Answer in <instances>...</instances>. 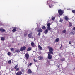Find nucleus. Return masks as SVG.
<instances>
[{
    "label": "nucleus",
    "instance_id": "obj_13",
    "mask_svg": "<svg viewBox=\"0 0 75 75\" xmlns=\"http://www.w3.org/2000/svg\"><path fill=\"white\" fill-rule=\"evenodd\" d=\"M31 45L33 47H35V45H34V42H31Z\"/></svg>",
    "mask_w": 75,
    "mask_h": 75
},
{
    "label": "nucleus",
    "instance_id": "obj_52",
    "mask_svg": "<svg viewBox=\"0 0 75 75\" xmlns=\"http://www.w3.org/2000/svg\"><path fill=\"white\" fill-rule=\"evenodd\" d=\"M72 55H74V53H72Z\"/></svg>",
    "mask_w": 75,
    "mask_h": 75
},
{
    "label": "nucleus",
    "instance_id": "obj_25",
    "mask_svg": "<svg viewBox=\"0 0 75 75\" xmlns=\"http://www.w3.org/2000/svg\"><path fill=\"white\" fill-rule=\"evenodd\" d=\"M10 50L11 51H14V49L13 48H11Z\"/></svg>",
    "mask_w": 75,
    "mask_h": 75
},
{
    "label": "nucleus",
    "instance_id": "obj_33",
    "mask_svg": "<svg viewBox=\"0 0 75 75\" xmlns=\"http://www.w3.org/2000/svg\"><path fill=\"white\" fill-rule=\"evenodd\" d=\"M72 12L73 13H74L75 14V10H72Z\"/></svg>",
    "mask_w": 75,
    "mask_h": 75
},
{
    "label": "nucleus",
    "instance_id": "obj_31",
    "mask_svg": "<svg viewBox=\"0 0 75 75\" xmlns=\"http://www.w3.org/2000/svg\"><path fill=\"white\" fill-rule=\"evenodd\" d=\"M55 17H53L52 18V20H55Z\"/></svg>",
    "mask_w": 75,
    "mask_h": 75
},
{
    "label": "nucleus",
    "instance_id": "obj_3",
    "mask_svg": "<svg viewBox=\"0 0 75 75\" xmlns=\"http://www.w3.org/2000/svg\"><path fill=\"white\" fill-rule=\"evenodd\" d=\"M26 49V47L25 46H23V47H21L20 49V51H23L24 50H25Z\"/></svg>",
    "mask_w": 75,
    "mask_h": 75
},
{
    "label": "nucleus",
    "instance_id": "obj_42",
    "mask_svg": "<svg viewBox=\"0 0 75 75\" xmlns=\"http://www.w3.org/2000/svg\"><path fill=\"white\" fill-rule=\"evenodd\" d=\"M73 30H75V27H74L73 28Z\"/></svg>",
    "mask_w": 75,
    "mask_h": 75
},
{
    "label": "nucleus",
    "instance_id": "obj_37",
    "mask_svg": "<svg viewBox=\"0 0 75 75\" xmlns=\"http://www.w3.org/2000/svg\"><path fill=\"white\" fill-rule=\"evenodd\" d=\"M38 35H39V36H40V35H41V33L40 32H39Z\"/></svg>",
    "mask_w": 75,
    "mask_h": 75
},
{
    "label": "nucleus",
    "instance_id": "obj_28",
    "mask_svg": "<svg viewBox=\"0 0 75 75\" xmlns=\"http://www.w3.org/2000/svg\"><path fill=\"white\" fill-rule=\"evenodd\" d=\"M69 27H72V24L71 23L69 22Z\"/></svg>",
    "mask_w": 75,
    "mask_h": 75
},
{
    "label": "nucleus",
    "instance_id": "obj_1",
    "mask_svg": "<svg viewBox=\"0 0 75 75\" xmlns=\"http://www.w3.org/2000/svg\"><path fill=\"white\" fill-rule=\"evenodd\" d=\"M58 13L60 16H62V15L63 14V13H64V11H62L60 9L58 10Z\"/></svg>",
    "mask_w": 75,
    "mask_h": 75
},
{
    "label": "nucleus",
    "instance_id": "obj_19",
    "mask_svg": "<svg viewBox=\"0 0 75 75\" xmlns=\"http://www.w3.org/2000/svg\"><path fill=\"white\" fill-rule=\"evenodd\" d=\"M49 7L50 8H52V7H53V5H52L51 4L49 5Z\"/></svg>",
    "mask_w": 75,
    "mask_h": 75
},
{
    "label": "nucleus",
    "instance_id": "obj_7",
    "mask_svg": "<svg viewBox=\"0 0 75 75\" xmlns=\"http://www.w3.org/2000/svg\"><path fill=\"white\" fill-rule=\"evenodd\" d=\"M38 58L39 60H42V59H43L44 58L42 56H39Z\"/></svg>",
    "mask_w": 75,
    "mask_h": 75
},
{
    "label": "nucleus",
    "instance_id": "obj_22",
    "mask_svg": "<svg viewBox=\"0 0 75 75\" xmlns=\"http://www.w3.org/2000/svg\"><path fill=\"white\" fill-rule=\"evenodd\" d=\"M42 29L43 30H45L46 29V27L45 26H43L42 27Z\"/></svg>",
    "mask_w": 75,
    "mask_h": 75
},
{
    "label": "nucleus",
    "instance_id": "obj_35",
    "mask_svg": "<svg viewBox=\"0 0 75 75\" xmlns=\"http://www.w3.org/2000/svg\"><path fill=\"white\" fill-rule=\"evenodd\" d=\"M63 21V20L62 19H61L60 21H59L60 22H61V23H62Z\"/></svg>",
    "mask_w": 75,
    "mask_h": 75
},
{
    "label": "nucleus",
    "instance_id": "obj_24",
    "mask_svg": "<svg viewBox=\"0 0 75 75\" xmlns=\"http://www.w3.org/2000/svg\"><path fill=\"white\" fill-rule=\"evenodd\" d=\"M47 30H50L51 29V27L50 26H48L47 27Z\"/></svg>",
    "mask_w": 75,
    "mask_h": 75
},
{
    "label": "nucleus",
    "instance_id": "obj_44",
    "mask_svg": "<svg viewBox=\"0 0 75 75\" xmlns=\"http://www.w3.org/2000/svg\"><path fill=\"white\" fill-rule=\"evenodd\" d=\"M26 35H27V34H25L24 35V36L25 37H26Z\"/></svg>",
    "mask_w": 75,
    "mask_h": 75
},
{
    "label": "nucleus",
    "instance_id": "obj_2",
    "mask_svg": "<svg viewBox=\"0 0 75 75\" xmlns=\"http://www.w3.org/2000/svg\"><path fill=\"white\" fill-rule=\"evenodd\" d=\"M47 48L49 49V52H52L54 51V49L51 47L48 46Z\"/></svg>",
    "mask_w": 75,
    "mask_h": 75
},
{
    "label": "nucleus",
    "instance_id": "obj_41",
    "mask_svg": "<svg viewBox=\"0 0 75 75\" xmlns=\"http://www.w3.org/2000/svg\"><path fill=\"white\" fill-rule=\"evenodd\" d=\"M19 70V68H17L16 69V71H18Z\"/></svg>",
    "mask_w": 75,
    "mask_h": 75
},
{
    "label": "nucleus",
    "instance_id": "obj_46",
    "mask_svg": "<svg viewBox=\"0 0 75 75\" xmlns=\"http://www.w3.org/2000/svg\"><path fill=\"white\" fill-rule=\"evenodd\" d=\"M61 47L62 48V45L61 44Z\"/></svg>",
    "mask_w": 75,
    "mask_h": 75
},
{
    "label": "nucleus",
    "instance_id": "obj_34",
    "mask_svg": "<svg viewBox=\"0 0 75 75\" xmlns=\"http://www.w3.org/2000/svg\"><path fill=\"white\" fill-rule=\"evenodd\" d=\"M18 67V66L17 65H16L15 67H14V68L15 69H16L17 68V67Z\"/></svg>",
    "mask_w": 75,
    "mask_h": 75
},
{
    "label": "nucleus",
    "instance_id": "obj_12",
    "mask_svg": "<svg viewBox=\"0 0 75 75\" xmlns=\"http://www.w3.org/2000/svg\"><path fill=\"white\" fill-rule=\"evenodd\" d=\"M28 74H31V73H32V71H31V69H29L28 71Z\"/></svg>",
    "mask_w": 75,
    "mask_h": 75
},
{
    "label": "nucleus",
    "instance_id": "obj_38",
    "mask_svg": "<svg viewBox=\"0 0 75 75\" xmlns=\"http://www.w3.org/2000/svg\"><path fill=\"white\" fill-rule=\"evenodd\" d=\"M49 3H50V1H47V4H49Z\"/></svg>",
    "mask_w": 75,
    "mask_h": 75
},
{
    "label": "nucleus",
    "instance_id": "obj_30",
    "mask_svg": "<svg viewBox=\"0 0 75 75\" xmlns=\"http://www.w3.org/2000/svg\"><path fill=\"white\" fill-rule=\"evenodd\" d=\"M61 60L62 61H64L65 60V59L62 58L61 59Z\"/></svg>",
    "mask_w": 75,
    "mask_h": 75
},
{
    "label": "nucleus",
    "instance_id": "obj_16",
    "mask_svg": "<svg viewBox=\"0 0 75 75\" xmlns=\"http://www.w3.org/2000/svg\"><path fill=\"white\" fill-rule=\"evenodd\" d=\"M1 41H4V40H5V38H4V37H1Z\"/></svg>",
    "mask_w": 75,
    "mask_h": 75
},
{
    "label": "nucleus",
    "instance_id": "obj_47",
    "mask_svg": "<svg viewBox=\"0 0 75 75\" xmlns=\"http://www.w3.org/2000/svg\"><path fill=\"white\" fill-rule=\"evenodd\" d=\"M58 68H59V66H58Z\"/></svg>",
    "mask_w": 75,
    "mask_h": 75
},
{
    "label": "nucleus",
    "instance_id": "obj_6",
    "mask_svg": "<svg viewBox=\"0 0 75 75\" xmlns=\"http://www.w3.org/2000/svg\"><path fill=\"white\" fill-rule=\"evenodd\" d=\"M17 28L16 27H15L13 28V29L12 31L13 32H15L17 30Z\"/></svg>",
    "mask_w": 75,
    "mask_h": 75
},
{
    "label": "nucleus",
    "instance_id": "obj_48",
    "mask_svg": "<svg viewBox=\"0 0 75 75\" xmlns=\"http://www.w3.org/2000/svg\"><path fill=\"white\" fill-rule=\"evenodd\" d=\"M30 34H33V33H32V32H31L30 33Z\"/></svg>",
    "mask_w": 75,
    "mask_h": 75
},
{
    "label": "nucleus",
    "instance_id": "obj_5",
    "mask_svg": "<svg viewBox=\"0 0 75 75\" xmlns=\"http://www.w3.org/2000/svg\"><path fill=\"white\" fill-rule=\"evenodd\" d=\"M25 56L26 59H28V58H29V54H28V53H26L25 54Z\"/></svg>",
    "mask_w": 75,
    "mask_h": 75
},
{
    "label": "nucleus",
    "instance_id": "obj_15",
    "mask_svg": "<svg viewBox=\"0 0 75 75\" xmlns=\"http://www.w3.org/2000/svg\"><path fill=\"white\" fill-rule=\"evenodd\" d=\"M64 19L66 21H68V20H69V18H68V17L67 16H65L64 17Z\"/></svg>",
    "mask_w": 75,
    "mask_h": 75
},
{
    "label": "nucleus",
    "instance_id": "obj_20",
    "mask_svg": "<svg viewBox=\"0 0 75 75\" xmlns=\"http://www.w3.org/2000/svg\"><path fill=\"white\" fill-rule=\"evenodd\" d=\"M20 50H19V49H17L15 51V52H18H18H20Z\"/></svg>",
    "mask_w": 75,
    "mask_h": 75
},
{
    "label": "nucleus",
    "instance_id": "obj_50",
    "mask_svg": "<svg viewBox=\"0 0 75 75\" xmlns=\"http://www.w3.org/2000/svg\"><path fill=\"white\" fill-rule=\"evenodd\" d=\"M73 69H74V70L75 69V67H74V68Z\"/></svg>",
    "mask_w": 75,
    "mask_h": 75
},
{
    "label": "nucleus",
    "instance_id": "obj_11",
    "mask_svg": "<svg viewBox=\"0 0 75 75\" xmlns=\"http://www.w3.org/2000/svg\"><path fill=\"white\" fill-rule=\"evenodd\" d=\"M0 31H1V32H5V31H6L5 30L2 28L0 29Z\"/></svg>",
    "mask_w": 75,
    "mask_h": 75
},
{
    "label": "nucleus",
    "instance_id": "obj_26",
    "mask_svg": "<svg viewBox=\"0 0 75 75\" xmlns=\"http://www.w3.org/2000/svg\"><path fill=\"white\" fill-rule=\"evenodd\" d=\"M66 30L64 29L62 31L63 33H66Z\"/></svg>",
    "mask_w": 75,
    "mask_h": 75
},
{
    "label": "nucleus",
    "instance_id": "obj_45",
    "mask_svg": "<svg viewBox=\"0 0 75 75\" xmlns=\"http://www.w3.org/2000/svg\"><path fill=\"white\" fill-rule=\"evenodd\" d=\"M72 34H75V32H72Z\"/></svg>",
    "mask_w": 75,
    "mask_h": 75
},
{
    "label": "nucleus",
    "instance_id": "obj_27",
    "mask_svg": "<svg viewBox=\"0 0 75 75\" xmlns=\"http://www.w3.org/2000/svg\"><path fill=\"white\" fill-rule=\"evenodd\" d=\"M28 36L29 38H31V35L29 34L28 35Z\"/></svg>",
    "mask_w": 75,
    "mask_h": 75
},
{
    "label": "nucleus",
    "instance_id": "obj_9",
    "mask_svg": "<svg viewBox=\"0 0 75 75\" xmlns=\"http://www.w3.org/2000/svg\"><path fill=\"white\" fill-rule=\"evenodd\" d=\"M42 31V29L41 28H39L38 30V33H41Z\"/></svg>",
    "mask_w": 75,
    "mask_h": 75
},
{
    "label": "nucleus",
    "instance_id": "obj_8",
    "mask_svg": "<svg viewBox=\"0 0 75 75\" xmlns=\"http://www.w3.org/2000/svg\"><path fill=\"white\" fill-rule=\"evenodd\" d=\"M21 74H22V72L21 71H18L16 74V75H20Z\"/></svg>",
    "mask_w": 75,
    "mask_h": 75
},
{
    "label": "nucleus",
    "instance_id": "obj_51",
    "mask_svg": "<svg viewBox=\"0 0 75 75\" xmlns=\"http://www.w3.org/2000/svg\"><path fill=\"white\" fill-rule=\"evenodd\" d=\"M54 3H58V2Z\"/></svg>",
    "mask_w": 75,
    "mask_h": 75
},
{
    "label": "nucleus",
    "instance_id": "obj_49",
    "mask_svg": "<svg viewBox=\"0 0 75 75\" xmlns=\"http://www.w3.org/2000/svg\"><path fill=\"white\" fill-rule=\"evenodd\" d=\"M30 66L29 65V64L28 65V67H30Z\"/></svg>",
    "mask_w": 75,
    "mask_h": 75
},
{
    "label": "nucleus",
    "instance_id": "obj_4",
    "mask_svg": "<svg viewBox=\"0 0 75 75\" xmlns=\"http://www.w3.org/2000/svg\"><path fill=\"white\" fill-rule=\"evenodd\" d=\"M52 55H50V54H48V59H52Z\"/></svg>",
    "mask_w": 75,
    "mask_h": 75
},
{
    "label": "nucleus",
    "instance_id": "obj_14",
    "mask_svg": "<svg viewBox=\"0 0 75 75\" xmlns=\"http://www.w3.org/2000/svg\"><path fill=\"white\" fill-rule=\"evenodd\" d=\"M38 47L39 49L40 50H42V47H41V46H40V45H39L38 46Z\"/></svg>",
    "mask_w": 75,
    "mask_h": 75
},
{
    "label": "nucleus",
    "instance_id": "obj_23",
    "mask_svg": "<svg viewBox=\"0 0 75 75\" xmlns=\"http://www.w3.org/2000/svg\"><path fill=\"white\" fill-rule=\"evenodd\" d=\"M47 27H50V25H51V23H47Z\"/></svg>",
    "mask_w": 75,
    "mask_h": 75
},
{
    "label": "nucleus",
    "instance_id": "obj_17",
    "mask_svg": "<svg viewBox=\"0 0 75 75\" xmlns=\"http://www.w3.org/2000/svg\"><path fill=\"white\" fill-rule=\"evenodd\" d=\"M31 48L29 47L27 49V51H31Z\"/></svg>",
    "mask_w": 75,
    "mask_h": 75
},
{
    "label": "nucleus",
    "instance_id": "obj_21",
    "mask_svg": "<svg viewBox=\"0 0 75 75\" xmlns=\"http://www.w3.org/2000/svg\"><path fill=\"white\" fill-rule=\"evenodd\" d=\"M48 53V54H50V55H52L53 54V52H49Z\"/></svg>",
    "mask_w": 75,
    "mask_h": 75
},
{
    "label": "nucleus",
    "instance_id": "obj_32",
    "mask_svg": "<svg viewBox=\"0 0 75 75\" xmlns=\"http://www.w3.org/2000/svg\"><path fill=\"white\" fill-rule=\"evenodd\" d=\"M7 54L9 56L11 54V53H10V52H8Z\"/></svg>",
    "mask_w": 75,
    "mask_h": 75
},
{
    "label": "nucleus",
    "instance_id": "obj_39",
    "mask_svg": "<svg viewBox=\"0 0 75 75\" xmlns=\"http://www.w3.org/2000/svg\"><path fill=\"white\" fill-rule=\"evenodd\" d=\"M69 44H71V41H70L69 42Z\"/></svg>",
    "mask_w": 75,
    "mask_h": 75
},
{
    "label": "nucleus",
    "instance_id": "obj_40",
    "mask_svg": "<svg viewBox=\"0 0 75 75\" xmlns=\"http://www.w3.org/2000/svg\"><path fill=\"white\" fill-rule=\"evenodd\" d=\"M33 60L35 62H37V60L35 59H34Z\"/></svg>",
    "mask_w": 75,
    "mask_h": 75
},
{
    "label": "nucleus",
    "instance_id": "obj_43",
    "mask_svg": "<svg viewBox=\"0 0 75 75\" xmlns=\"http://www.w3.org/2000/svg\"><path fill=\"white\" fill-rule=\"evenodd\" d=\"M32 65V63H30L29 64V65H30V66H31Z\"/></svg>",
    "mask_w": 75,
    "mask_h": 75
},
{
    "label": "nucleus",
    "instance_id": "obj_10",
    "mask_svg": "<svg viewBox=\"0 0 75 75\" xmlns=\"http://www.w3.org/2000/svg\"><path fill=\"white\" fill-rule=\"evenodd\" d=\"M48 32V29H46L45 31H44V33L45 34H47Z\"/></svg>",
    "mask_w": 75,
    "mask_h": 75
},
{
    "label": "nucleus",
    "instance_id": "obj_36",
    "mask_svg": "<svg viewBox=\"0 0 75 75\" xmlns=\"http://www.w3.org/2000/svg\"><path fill=\"white\" fill-rule=\"evenodd\" d=\"M47 62H48V63H50V61L48 59L47 60Z\"/></svg>",
    "mask_w": 75,
    "mask_h": 75
},
{
    "label": "nucleus",
    "instance_id": "obj_29",
    "mask_svg": "<svg viewBox=\"0 0 75 75\" xmlns=\"http://www.w3.org/2000/svg\"><path fill=\"white\" fill-rule=\"evenodd\" d=\"M8 64H11V61L9 60L8 62Z\"/></svg>",
    "mask_w": 75,
    "mask_h": 75
},
{
    "label": "nucleus",
    "instance_id": "obj_18",
    "mask_svg": "<svg viewBox=\"0 0 75 75\" xmlns=\"http://www.w3.org/2000/svg\"><path fill=\"white\" fill-rule=\"evenodd\" d=\"M59 41V39L58 38H57L56 39L55 42H58Z\"/></svg>",
    "mask_w": 75,
    "mask_h": 75
}]
</instances>
